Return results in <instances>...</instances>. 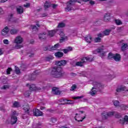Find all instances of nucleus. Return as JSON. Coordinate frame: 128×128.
Masks as SVG:
<instances>
[{
  "label": "nucleus",
  "mask_w": 128,
  "mask_h": 128,
  "mask_svg": "<svg viewBox=\"0 0 128 128\" xmlns=\"http://www.w3.org/2000/svg\"><path fill=\"white\" fill-rule=\"evenodd\" d=\"M36 26H31V28H32V30H34L35 32H36V30H38V28H40V25L36 24Z\"/></svg>",
  "instance_id": "28"
},
{
  "label": "nucleus",
  "mask_w": 128,
  "mask_h": 128,
  "mask_svg": "<svg viewBox=\"0 0 128 128\" xmlns=\"http://www.w3.org/2000/svg\"><path fill=\"white\" fill-rule=\"evenodd\" d=\"M62 128H68V127L63 126L62 127Z\"/></svg>",
  "instance_id": "59"
},
{
  "label": "nucleus",
  "mask_w": 128,
  "mask_h": 128,
  "mask_svg": "<svg viewBox=\"0 0 128 128\" xmlns=\"http://www.w3.org/2000/svg\"><path fill=\"white\" fill-rule=\"evenodd\" d=\"M10 88V86L8 85H5L3 87H2L1 88L2 90H8Z\"/></svg>",
  "instance_id": "43"
},
{
  "label": "nucleus",
  "mask_w": 128,
  "mask_h": 128,
  "mask_svg": "<svg viewBox=\"0 0 128 128\" xmlns=\"http://www.w3.org/2000/svg\"><path fill=\"white\" fill-rule=\"evenodd\" d=\"M51 122L53 123L54 124L56 122V119L55 118H52L51 120Z\"/></svg>",
  "instance_id": "47"
},
{
  "label": "nucleus",
  "mask_w": 128,
  "mask_h": 128,
  "mask_svg": "<svg viewBox=\"0 0 128 128\" xmlns=\"http://www.w3.org/2000/svg\"><path fill=\"white\" fill-rule=\"evenodd\" d=\"M15 72H16V74H20V69L18 68L16 66H15Z\"/></svg>",
  "instance_id": "40"
},
{
  "label": "nucleus",
  "mask_w": 128,
  "mask_h": 128,
  "mask_svg": "<svg viewBox=\"0 0 128 128\" xmlns=\"http://www.w3.org/2000/svg\"><path fill=\"white\" fill-rule=\"evenodd\" d=\"M116 24H117V26H120L122 24V21L120 20H115Z\"/></svg>",
  "instance_id": "38"
},
{
  "label": "nucleus",
  "mask_w": 128,
  "mask_h": 128,
  "mask_svg": "<svg viewBox=\"0 0 128 128\" xmlns=\"http://www.w3.org/2000/svg\"><path fill=\"white\" fill-rule=\"evenodd\" d=\"M3 43L4 44H10V41L8 39L3 40Z\"/></svg>",
  "instance_id": "37"
},
{
  "label": "nucleus",
  "mask_w": 128,
  "mask_h": 128,
  "mask_svg": "<svg viewBox=\"0 0 128 128\" xmlns=\"http://www.w3.org/2000/svg\"><path fill=\"white\" fill-rule=\"evenodd\" d=\"M16 116H18V114H16V112L14 111L11 116V120L10 121V123L12 124H14L18 122V118H16Z\"/></svg>",
  "instance_id": "9"
},
{
  "label": "nucleus",
  "mask_w": 128,
  "mask_h": 128,
  "mask_svg": "<svg viewBox=\"0 0 128 128\" xmlns=\"http://www.w3.org/2000/svg\"><path fill=\"white\" fill-rule=\"evenodd\" d=\"M24 42V39L22 36H17L14 40V42L16 44V45L15 46V48L16 50H19V48H22V45L21 44Z\"/></svg>",
  "instance_id": "4"
},
{
  "label": "nucleus",
  "mask_w": 128,
  "mask_h": 128,
  "mask_svg": "<svg viewBox=\"0 0 128 128\" xmlns=\"http://www.w3.org/2000/svg\"><path fill=\"white\" fill-rule=\"evenodd\" d=\"M54 56L56 58H62L64 56V53L62 52H58L54 54Z\"/></svg>",
  "instance_id": "20"
},
{
  "label": "nucleus",
  "mask_w": 128,
  "mask_h": 128,
  "mask_svg": "<svg viewBox=\"0 0 128 128\" xmlns=\"http://www.w3.org/2000/svg\"><path fill=\"white\" fill-rule=\"evenodd\" d=\"M18 32V30L16 28H12L10 30V34H16Z\"/></svg>",
  "instance_id": "26"
},
{
  "label": "nucleus",
  "mask_w": 128,
  "mask_h": 128,
  "mask_svg": "<svg viewBox=\"0 0 128 128\" xmlns=\"http://www.w3.org/2000/svg\"><path fill=\"white\" fill-rule=\"evenodd\" d=\"M8 32H10V28H8V26H6L2 30L1 34L2 36H3L6 38V36H8Z\"/></svg>",
  "instance_id": "12"
},
{
  "label": "nucleus",
  "mask_w": 128,
  "mask_h": 128,
  "mask_svg": "<svg viewBox=\"0 0 128 128\" xmlns=\"http://www.w3.org/2000/svg\"><path fill=\"white\" fill-rule=\"evenodd\" d=\"M76 2H78V4H82V0L78 1L76 0H70L68 2H67V8L65 9L66 11L70 12V10H74L72 6H74V4Z\"/></svg>",
  "instance_id": "3"
},
{
  "label": "nucleus",
  "mask_w": 128,
  "mask_h": 128,
  "mask_svg": "<svg viewBox=\"0 0 128 128\" xmlns=\"http://www.w3.org/2000/svg\"><path fill=\"white\" fill-rule=\"evenodd\" d=\"M46 16V14L45 16Z\"/></svg>",
  "instance_id": "62"
},
{
  "label": "nucleus",
  "mask_w": 128,
  "mask_h": 128,
  "mask_svg": "<svg viewBox=\"0 0 128 128\" xmlns=\"http://www.w3.org/2000/svg\"><path fill=\"white\" fill-rule=\"evenodd\" d=\"M24 110H25V112L26 114L28 115V114L30 112L28 106H26V107H24Z\"/></svg>",
  "instance_id": "30"
},
{
  "label": "nucleus",
  "mask_w": 128,
  "mask_h": 128,
  "mask_svg": "<svg viewBox=\"0 0 128 128\" xmlns=\"http://www.w3.org/2000/svg\"><path fill=\"white\" fill-rule=\"evenodd\" d=\"M83 2H88L90 0H82Z\"/></svg>",
  "instance_id": "58"
},
{
  "label": "nucleus",
  "mask_w": 128,
  "mask_h": 128,
  "mask_svg": "<svg viewBox=\"0 0 128 128\" xmlns=\"http://www.w3.org/2000/svg\"><path fill=\"white\" fill-rule=\"evenodd\" d=\"M65 26L66 24L64 23L61 22L58 24V28H64V26Z\"/></svg>",
  "instance_id": "39"
},
{
  "label": "nucleus",
  "mask_w": 128,
  "mask_h": 128,
  "mask_svg": "<svg viewBox=\"0 0 128 128\" xmlns=\"http://www.w3.org/2000/svg\"><path fill=\"white\" fill-rule=\"evenodd\" d=\"M110 30H106L105 31H104V34L105 36H108L110 34Z\"/></svg>",
  "instance_id": "35"
},
{
  "label": "nucleus",
  "mask_w": 128,
  "mask_h": 128,
  "mask_svg": "<svg viewBox=\"0 0 128 128\" xmlns=\"http://www.w3.org/2000/svg\"><path fill=\"white\" fill-rule=\"evenodd\" d=\"M52 94H60V92L58 90V88H54L52 89Z\"/></svg>",
  "instance_id": "19"
},
{
  "label": "nucleus",
  "mask_w": 128,
  "mask_h": 128,
  "mask_svg": "<svg viewBox=\"0 0 128 128\" xmlns=\"http://www.w3.org/2000/svg\"><path fill=\"white\" fill-rule=\"evenodd\" d=\"M84 96L82 95L81 96H74L72 98H74V100H78V98H84Z\"/></svg>",
  "instance_id": "36"
},
{
  "label": "nucleus",
  "mask_w": 128,
  "mask_h": 128,
  "mask_svg": "<svg viewBox=\"0 0 128 128\" xmlns=\"http://www.w3.org/2000/svg\"><path fill=\"white\" fill-rule=\"evenodd\" d=\"M108 58H114L116 62H120V55L118 54H112V53H109Z\"/></svg>",
  "instance_id": "8"
},
{
  "label": "nucleus",
  "mask_w": 128,
  "mask_h": 128,
  "mask_svg": "<svg viewBox=\"0 0 128 128\" xmlns=\"http://www.w3.org/2000/svg\"><path fill=\"white\" fill-rule=\"evenodd\" d=\"M98 38H102V36H104V35H102V34H98Z\"/></svg>",
  "instance_id": "55"
},
{
  "label": "nucleus",
  "mask_w": 128,
  "mask_h": 128,
  "mask_svg": "<svg viewBox=\"0 0 128 128\" xmlns=\"http://www.w3.org/2000/svg\"><path fill=\"white\" fill-rule=\"evenodd\" d=\"M114 114H116V112H104L101 114L102 120H106L108 116H112Z\"/></svg>",
  "instance_id": "7"
},
{
  "label": "nucleus",
  "mask_w": 128,
  "mask_h": 128,
  "mask_svg": "<svg viewBox=\"0 0 128 128\" xmlns=\"http://www.w3.org/2000/svg\"><path fill=\"white\" fill-rule=\"evenodd\" d=\"M40 74V70H36L34 72V74Z\"/></svg>",
  "instance_id": "50"
},
{
  "label": "nucleus",
  "mask_w": 128,
  "mask_h": 128,
  "mask_svg": "<svg viewBox=\"0 0 128 128\" xmlns=\"http://www.w3.org/2000/svg\"><path fill=\"white\" fill-rule=\"evenodd\" d=\"M72 48L68 46L66 48L64 49L63 52L64 54H68V52H72Z\"/></svg>",
  "instance_id": "23"
},
{
  "label": "nucleus",
  "mask_w": 128,
  "mask_h": 128,
  "mask_svg": "<svg viewBox=\"0 0 128 128\" xmlns=\"http://www.w3.org/2000/svg\"><path fill=\"white\" fill-rule=\"evenodd\" d=\"M76 86L75 84H74L71 87V88H70V90L72 92V90H76Z\"/></svg>",
  "instance_id": "41"
},
{
  "label": "nucleus",
  "mask_w": 128,
  "mask_h": 128,
  "mask_svg": "<svg viewBox=\"0 0 128 128\" xmlns=\"http://www.w3.org/2000/svg\"><path fill=\"white\" fill-rule=\"evenodd\" d=\"M33 114L35 116H42L44 114V113L42 112V111L38 109L34 108L33 110Z\"/></svg>",
  "instance_id": "14"
},
{
  "label": "nucleus",
  "mask_w": 128,
  "mask_h": 128,
  "mask_svg": "<svg viewBox=\"0 0 128 128\" xmlns=\"http://www.w3.org/2000/svg\"><path fill=\"white\" fill-rule=\"evenodd\" d=\"M8 0H0V2H6Z\"/></svg>",
  "instance_id": "56"
},
{
  "label": "nucleus",
  "mask_w": 128,
  "mask_h": 128,
  "mask_svg": "<svg viewBox=\"0 0 128 128\" xmlns=\"http://www.w3.org/2000/svg\"><path fill=\"white\" fill-rule=\"evenodd\" d=\"M116 91L117 92H128V90L125 86H121L120 87L117 88Z\"/></svg>",
  "instance_id": "15"
},
{
  "label": "nucleus",
  "mask_w": 128,
  "mask_h": 128,
  "mask_svg": "<svg viewBox=\"0 0 128 128\" xmlns=\"http://www.w3.org/2000/svg\"><path fill=\"white\" fill-rule=\"evenodd\" d=\"M56 66H66V60H62L60 61H57L56 62Z\"/></svg>",
  "instance_id": "18"
},
{
  "label": "nucleus",
  "mask_w": 128,
  "mask_h": 128,
  "mask_svg": "<svg viewBox=\"0 0 128 128\" xmlns=\"http://www.w3.org/2000/svg\"><path fill=\"white\" fill-rule=\"evenodd\" d=\"M12 71V68H8L6 70L7 74H10Z\"/></svg>",
  "instance_id": "46"
},
{
  "label": "nucleus",
  "mask_w": 128,
  "mask_h": 128,
  "mask_svg": "<svg viewBox=\"0 0 128 128\" xmlns=\"http://www.w3.org/2000/svg\"><path fill=\"white\" fill-rule=\"evenodd\" d=\"M52 60H54V56L52 55H50L45 58V60L46 62H50Z\"/></svg>",
  "instance_id": "27"
},
{
  "label": "nucleus",
  "mask_w": 128,
  "mask_h": 128,
  "mask_svg": "<svg viewBox=\"0 0 128 128\" xmlns=\"http://www.w3.org/2000/svg\"><path fill=\"white\" fill-rule=\"evenodd\" d=\"M120 108H122V110H126V108H128V106L122 104L120 105Z\"/></svg>",
  "instance_id": "32"
},
{
  "label": "nucleus",
  "mask_w": 128,
  "mask_h": 128,
  "mask_svg": "<svg viewBox=\"0 0 128 128\" xmlns=\"http://www.w3.org/2000/svg\"><path fill=\"white\" fill-rule=\"evenodd\" d=\"M116 118H119V122H120L121 124H124L125 122H128V116H125L124 118H122L119 114L117 113L116 114Z\"/></svg>",
  "instance_id": "6"
},
{
  "label": "nucleus",
  "mask_w": 128,
  "mask_h": 128,
  "mask_svg": "<svg viewBox=\"0 0 128 128\" xmlns=\"http://www.w3.org/2000/svg\"><path fill=\"white\" fill-rule=\"evenodd\" d=\"M30 3H26V4H24V8H30Z\"/></svg>",
  "instance_id": "48"
},
{
  "label": "nucleus",
  "mask_w": 128,
  "mask_h": 128,
  "mask_svg": "<svg viewBox=\"0 0 128 128\" xmlns=\"http://www.w3.org/2000/svg\"><path fill=\"white\" fill-rule=\"evenodd\" d=\"M4 14V10L2 8H0V14Z\"/></svg>",
  "instance_id": "54"
},
{
  "label": "nucleus",
  "mask_w": 128,
  "mask_h": 128,
  "mask_svg": "<svg viewBox=\"0 0 128 128\" xmlns=\"http://www.w3.org/2000/svg\"><path fill=\"white\" fill-rule=\"evenodd\" d=\"M62 69L60 66L54 67L51 72L54 78H61L62 76Z\"/></svg>",
  "instance_id": "2"
},
{
  "label": "nucleus",
  "mask_w": 128,
  "mask_h": 128,
  "mask_svg": "<svg viewBox=\"0 0 128 128\" xmlns=\"http://www.w3.org/2000/svg\"><path fill=\"white\" fill-rule=\"evenodd\" d=\"M58 46H60V44H56L54 46H52L51 47L50 50L48 49L49 50H58Z\"/></svg>",
  "instance_id": "25"
},
{
  "label": "nucleus",
  "mask_w": 128,
  "mask_h": 128,
  "mask_svg": "<svg viewBox=\"0 0 128 128\" xmlns=\"http://www.w3.org/2000/svg\"><path fill=\"white\" fill-rule=\"evenodd\" d=\"M45 108L44 107H42V106H41L40 108V109L41 110H44Z\"/></svg>",
  "instance_id": "57"
},
{
  "label": "nucleus",
  "mask_w": 128,
  "mask_h": 128,
  "mask_svg": "<svg viewBox=\"0 0 128 128\" xmlns=\"http://www.w3.org/2000/svg\"><path fill=\"white\" fill-rule=\"evenodd\" d=\"M50 6H52L53 8H56L57 6L56 4H51L50 3L46 1L44 4V8H50Z\"/></svg>",
  "instance_id": "17"
},
{
  "label": "nucleus",
  "mask_w": 128,
  "mask_h": 128,
  "mask_svg": "<svg viewBox=\"0 0 128 128\" xmlns=\"http://www.w3.org/2000/svg\"><path fill=\"white\" fill-rule=\"evenodd\" d=\"M72 36H78V33L76 32H74L72 34Z\"/></svg>",
  "instance_id": "51"
},
{
  "label": "nucleus",
  "mask_w": 128,
  "mask_h": 128,
  "mask_svg": "<svg viewBox=\"0 0 128 128\" xmlns=\"http://www.w3.org/2000/svg\"><path fill=\"white\" fill-rule=\"evenodd\" d=\"M113 104L115 106H120V102L118 100H114Z\"/></svg>",
  "instance_id": "34"
},
{
  "label": "nucleus",
  "mask_w": 128,
  "mask_h": 128,
  "mask_svg": "<svg viewBox=\"0 0 128 128\" xmlns=\"http://www.w3.org/2000/svg\"><path fill=\"white\" fill-rule=\"evenodd\" d=\"M17 12L18 14H22L24 12V8L22 6H18L17 7Z\"/></svg>",
  "instance_id": "22"
},
{
  "label": "nucleus",
  "mask_w": 128,
  "mask_h": 128,
  "mask_svg": "<svg viewBox=\"0 0 128 128\" xmlns=\"http://www.w3.org/2000/svg\"><path fill=\"white\" fill-rule=\"evenodd\" d=\"M116 58H118L117 56V57H116Z\"/></svg>",
  "instance_id": "64"
},
{
  "label": "nucleus",
  "mask_w": 128,
  "mask_h": 128,
  "mask_svg": "<svg viewBox=\"0 0 128 128\" xmlns=\"http://www.w3.org/2000/svg\"><path fill=\"white\" fill-rule=\"evenodd\" d=\"M56 32H58L60 36H61L60 42H64V40H68V36H64V33L62 30H57L48 31V34L49 36H54Z\"/></svg>",
  "instance_id": "1"
},
{
  "label": "nucleus",
  "mask_w": 128,
  "mask_h": 128,
  "mask_svg": "<svg viewBox=\"0 0 128 128\" xmlns=\"http://www.w3.org/2000/svg\"><path fill=\"white\" fill-rule=\"evenodd\" d=\"M110 13L106 14L104 16V22H108V20H110Z\"/></svg>",
  "instance_id": "24"
},
{
  "label": "nucleus",
  "mask_w": 128,
  "mask_h": 128,
  "mask_svg": "<svg viewBox=\"0 0 128 128\" xmlns=\"http://www.w3.org/2000/svg\"><path fill=\"white\" fill-rule=\"evenodd\" d=\"M24 94L25 96H30V92L26 91V92H25Z\"/></svg>",
  "instance_id": "42"
},
{
  "label": "nucleus",
  "mask_w": 128,
  "mask_h": 128,
  "mask_svg": "<svg viewBox=\"0 0 128 128\" xmlns=\"http://www.w3.org/2000/svg\"><path fill=\"white\" fill-rule=\"evenodd\" d=\"M12 14H10V15H9L8 16V20L9 21H12Z\"/></svg>",
  "instance_id": "44"
},
{
  "label": "nucleus",
  "mask_w": 128,
  "mask_h": 128,
  "mask_svg": "<svg viewBox=\"0 0 128 128\" xmlns=\"http://www.w3.org/2000/svg\"><path fill=\"white\" fill-rule=\"evenodd\" d=\"M46 34L44 33L42 34H40L38 35V38L40 40H44L46 38Z\"/></svg>",
  "instance_id": "29"
},
{
  "label": "nucleus",
  "mask_w": 128,
  "mask_h": 128,
  "mask_svg": "<svg viewBox=\"0 0 128 128\" xmlns=\"http://www.w3.org/2000/svg\"><path fill=\"white\" fill-rule=\"evenodd\" d=\"M90 4H91L92 6V5L94 4L95 2H94V1L90 0Z\"/></svg>",
  "instance_id": "52"
},
{
  "label": "nucleus",
  "mask_w": 128,
  "mask_h": 128,
  "mask_svg": "<svg viewBox=\"0 0 128 128\" xmlns=\"http://www.w3.org/2000/svg\"><path fill=\"white\" fill-rule=\"evenodd\" d=\"M67 102H67V104H74V101L70 100H66Z\"/></svg>",
  "instance_id": "49"
},
{
  "label": "nucleus",
  "mask_w": 128,
  "mask_h": 128,
  "mask_svg": "<svg viewBox=\"0 0 128 128\" xmlns=\"http://www.w3.org/2000/svg\"><path fill=\"white\" fill-rule=\"evenodd\" d=\"M100 0V2H102V1H104V0Z\"/></svg>",
  "instance_id": "60"
},
{
  "label": "nucleus",
  "mask_w": 128,
  "mask_h": 128,
  "mask_svg": "<svg viewBox=\"0 0 128 128\" xmlns=\"http://www.w3.org/2000/svg\"><path fill=\"white\" fill-rule=\"evenodd\" d=\"M94 40L96 42H100V37L96 38H95Z\"/></svg>",
  "instance_id": "45"
},
{
  "label": "nucleus",
  "mask_w": 128,
  "mask_h": 128,
  "mask_svg": "<svg viewBox=\"0 0 128 128\" xmlns=\"http://www.w3.org/2000/svg\"><path fill=\"white\" fill-rule=\"evenodd\" d=\"M4 54V50L2 49H0V56H2Z\"/></svg>",
  "instance_id": "53"
},
{
  "label": "nucleus",
  "mask_w": 128,
  "mask_h": 128,
  "mask_svg": "<svg viewBox=\"0 0 128 128\" xmlns=\"http://www.w3.org/2000/svg\"><path fill=\"white\" fill-rule=\"evenodd\" d=\"M82 111H80V114H76L74 117L76 120H77V122H82V120H84V118H86V117L82 116Z\"/></svg>",
  "instance_id": "11"
},
{
  "label": "nucleus",
  "mask_w": 128,
  "mask_h": 128,
  "mask_svg": "<svg viewBox=\"0 0 128 128\" xmlns=\"http://www.w3.org/2000/svg\"><path fill=\"white\" fill-rule=\"evenodd\" d=\"M93 84L94 86L92 88L90 92V96H94V94H96L97 92L96 90H98L96 89V86H100V84L96 82H94Z\"/></svg>",
  "instance_id": "10"
},
{
  "label": "nucleus",
  "mask_w": 128,
  "mask_h": 128,
  "mask_svg": "<svg viewBox=\"0 0 128 128\" xmlns=\"http://www.w3.org/2000/svg\"><path fill=\"white\" fill-rule=\"evenodd\" d=\"M99 52L100 53V56H101V58H104V56H105L106 52H104V48L98 49L97 50L94 51L93 54H98Z\"/></svg>",
  "instance_id": "13"
},
{
  "label": "nucleus",
  "mask_w": 128,
  "mask_h": 128,
  "mask_svg": "<svg viewBox=\"0 0 128 128\" xmlns=\"http://www.w3.org/2000/svg\"><path fill=\"white\" fill-rule=\"evenodd\" d=\"M30 80H34V78H30Z\"/></svg>",
  "instance_id": "63"
},
{
  "label": "nucleus",
  "mask_w": 128,
  "mask_h": 128,
  "mask_svg": "<svg viewBox=\"0 0 128 128\" xmlns=\"http://www.w3.org/2000/svg\"><path fill=\"white\" fill-rule=\"evenodd\" d=\"M26 86H27L29 87V88L31 91L40 90V88H38V87L36 86V85L34 84H27Z\"/></svg>",
  "instance_id": "16"
},
{
  "label": "nucleus",
  "mask_w": 128,
  "mask_h": 128,
  "mask_svg": "<svg viewBox=\"0 0 128 128\" xmlns=\"http://www.w3.org/2000/svg\"><path fill=\"white\" fill-rule=\"evenodd\" d=\"M93 58L92 56L84 57L82 60L81 62H76V66H82L83 64L86 62H92Z\"/></svg>",
  "instance_id": "5"
},
{
  "label": "nucleus",
  "mask_w": 128,
  "mask_h": 128,
  "mask_svg": "<svg viewBox=\"0 0 128 128\" xmlns=\"http://www.w3.org/2000/svg\"><path fill=\"white\" fill-rule=\"evenodd\" d=\"M13 106L14 108H18V107L20 106V103H18V102H15L13 104Z\"/></svg>",
  "instance_id": "33"
},
{
  "label": "nucleus",
  "mask_w": 128,
  "mask_h": 128,
  "mask_svg": "<svg viewBox=\"0 0 128 128\" xmlns=\"http://www.w3.org/2000/svg\"><path fill=\"white\" fill-rule=\"evenodd\" d=\"M29 56H32V55H29Z\"/></svg>",
  "instance_id": "61"
},
{
  "label": "nucleus",
  "mask_w": 128,
  "mask_h": 128,
  "mask_svg": "<svg viewBox=\"0 0 128 128\" xmlns=\"http://www.w3.org/2000/svg\"><path fill=\"white\" fill-rule=\"evenodd\" d=\"M85 40L86 42H88L90 44L91 42H92V36L88 35L85 38Z\"/></svg>",
  "instance_id": "21"
},
{
  "label": "nucleus",
  "mask_w": 128,
  "mask_h": 128,
  "mask_svg": "<svg viewBox=\"0 0 128 128\" xmlns=\"http://www.w3.org/2000/svg\"><path fill=\"white\" fill-rule=\"evenodd\" d=\"M128 48V44L123 43L122 44V50H124Z\"/></svg>",
  "instance_id": "31"
}]
</instances>
